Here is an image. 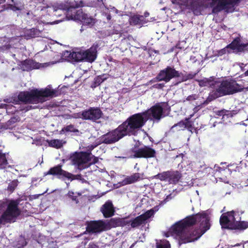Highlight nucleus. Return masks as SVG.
<instances>
[{
    "instance_id": "1",
    "label": "nucleus",
    "mask_w": 248,
    "mask_h": 248,
    "mask_svg": "<svg viewBox=\"0 0 248 248\" xmlns=\"http://www.w3.org/2000/svg\"><path fill=\"white\" fill-rule=\"evenodd\" d=\"M209 212L206 211L187 217L173 225L165 236L175 235L181 243L196 240L209 229Z\"/></svg>"
},
{
    "instance_id": "2",
    "label": "nucleus",
    "mask_w": 248,
    "mask_h": 248,
    "mask_svg": "<svg viewBox=\"0 0 248 248\" xmlns=\"http://www.w3.org/2000/svg\"><path fill=\"white\" fill-rule=\"evenodd\" d=\"M162 111L163 109L159 105H155L147 111L132 115L121 126L126 135H135L148 120H159Z\"/></svg>"
},
{
    "instance_id": "3",
    "label": "nucleus",
    "mask_w": 248,
    "mask_h": 248,
    "mask_svg": "<svg viewBox=\"0 0 248 248\" xmlns=\"http://www.w3.org/2000/svg\"><path fill=\"white\" fill-rule=\"evenodd\" d=\"M51 9L54 12L60 11L63 13H65V11H66V16L67 19L79 20L85 25L92 26L96 22L94 18L87 14L84 13L82 9H77L70 6L68 3H55L52 6Z\"/></svg>"
},
{
    "instance_id": "4",
    "label": "nucleus",
    "mask_w": 248,
    "mask_h": 248,
    "mask_svg": "<svg viewBox=\"0 0 248 248\" xmlns=\"http://www.w3.org/2000/svg\"><path fill=\"white\" fill-rule=\"evenodd\" d=\"M56 96V91L50 89L49 86L41 90H32L30 92H21L18 95V99L25 103L36 104L43 102L47 97Z\"/></svg>"
},
{
    "instance_id": "5",
    "label": "nucleus",
    "mask_w": 248,
    "mask_h": 248,
    "mask_svg": "<svg viewBox=\"0 0 248 248\" xmlns=\"http://www.w3.org/2000/svg\"><path fill=\"white\" fill-rule=\"evenodd\" d=\"M217 87L215 96L214 98H217L224 95L232 94L237 92H241L243 88L236 81L233 80H225L221 83H216Z\"/></svg>"
},
{
    "instance_id": "6",
    "label": "nucleus",
    "mask_w": 248,
    "mask_h": 248,
    "mask_svg": "<svg viewBox=\"0 0 248 248\" xmlns=\"http://www.w3.org/2000/svg\"><path fill=\"white\" fill-rule=\"evenodd\" d=\"M73 164L79 170L88 167L91 164L97 162L98 158L91 154L86 153H76L71 158Z\"/></svg>"
},
{
    "instance_id": "7",
    "label": "nucleus",
    "mask_w": 248,
    "mask_h": 248,
    "mask_svg": "<svg viewBox=\"0 0 248 248\" xmlns=\"http://www.w3.org/2000/svg\"><path fill=\"white\" fill-rule=\"evenodd\" d=\"M18 202L16 201H11L7 205L5 211L0 218V224L15 221L16 218L20 214L18 208Z\"/></svg>"
},
{
    "instance_id": "8",
    "label": "nucleus",
    "mask_w": 248,
    "mask_h": 248,
    "mask_svg": "<svg viewBox=\"0 0 248 248\" xmlns=\"http://www.w3.org/2000/svg\"><path fill=\"white\" fill-rule=\"evenodd\" d=\"M237 220H240L238 213L234 211L223 214L220 218V223L222 228L234 229L236 227Z\"/></svg>"
},
{
    "instance_id": "9",
    "label": "nucleus",
    "mask_w": 248,
    "mask_h": 248,
    "mask_svg": "<svg viewBox=\"0 0 248 248\" xmlns=\"http://www.w3.org/2000/svg\"><path fill=\"white\" fill-rule=\"evenodd\" d=\"M126 136L122 126L119 125L114 130L107 133L101 137V140L108 144L115 142Z\"/></svg>"
},
{
    "instance_id": "10",
    "label": "nucleus",
    "mask_w": 248,
    "mask_h": 248,
    "mask_svg": "<svg viewBox=\"0 0 248 248\" xmlns=\"http://www.w3.org/2000/svg\"><path fill=\"white\" fill-rule=\"evenodd\" d=\"M96 53V47L93 46L85 51H78L73 55L76 61H85L92 62L95 60Z\"/></svg>"
},
{
    "instance_id": "11",
    "label": "nucleus",
    "mask_w": 248,
    "mask_h": 248,
    "mask_svg": "<svg viewBox=\"0 0 248 248\" xmlns=\"http://www.w3.org/2000/svg\"><path fill=\"white\" fill-rule=\"evenodd\" d=\"M248 46V43L243 44L241 43L240 39L236 38L232 43L228 45L226 47L220 50L218 52L219 55H222L226 52L228 53H237L241 52L244 50V48Z\"/></svg>"
},
{
    "instance_id": "12",
    "label": "nucleus",
    "mask_w": 248,
    "mask_h": 248,
    "mask_svg": "<svg viewBox=\"0 0 248 248\" xmlns=\"http://www.w3.org/2000/svg\"><path fill=\"white\" fill-rule=\"evenodd\" d=\"M77 52H73L69 51H65L63 52L62 56H61V58L59 60H55V61H53L52 62H46L44 63H34V65L33 66V68H40L41 67H46L49 66L50 65L54 64L57 62H62L63 61H70L72 60H74L76 61V58L74 56V54L76 53Z\"/></svg>"
},
{
    "instance_id": "13",
    "label": "nucleus",
    "mask_w": 248,
    "mask_h": 248,
    "mask_svg": "<svg viewBox=\"0 0 248 248\" xmlns=\"http://www.w3.org/2000/svg\"><path fill=\"white\" fill-rule=\"evenodd\" d=\"M177 77H179L178 72L171 67H168L160 71L157 78L159 81L168 82L170 79Z\"/></svg>"
},
{
    "instance_id": "14",
    "label": "nucleus",
    "mask_w": 248,
    "mask_h": 248,
    "mask_svg": "<svg viewBox=\"0 0 248 248\" xmlns=\"http://www.w3.org/2000/svg\"><path fill=\"white\" fill-rule=\"evenodd\" d=\"M46 174L61 175L68 178L71 181L74 179H79L80 178V175H74L66 171L62 170L60 166H57L56 167L51 168L47 172Z\"/></svg>"
},
{
    "instance_id": "15",
    "label": "nucleus",
    "mask_w": 248,
    "mask_h": 248,
    "mask_svg": "<svg viewBox=\"0 0 248 248\" xmlns=\"http://www.w3.org/2000/svg\"><path fill=\"white\" fill-rule=\"evenodd\" d=\"M155 154V151L154 149L148 146H144L136 151L133 155V157L150 158L154 157Z\"/></svg>"
},
{
    "instance_id": "16",
    "label": "nucleus",
    "mask_w": 248,
    "mask_h": 248,
    "mask_svg": "<svg viewBox=\"0 0 248 248\" xmlns=\"http://www.w3.org/2000/svg\"><path fill=\"white\" fill-rule=\"evenodd\" d=\"M154 214V211L151 209L147 211L144 214L137 217L131 222V225L133 228L139 226L140 225L145 223L146 221Z\"/></svg>"
},
{
    "instance_id": "17",
    "label": "nucleus",
    "mask_w": 248,
    "mask_h": 248,
    "mask_svg": "<svg viewBox=\"0 0 248 248\" xmlns=\"http://www.w3.org/2000/svg\"><path fill=\"white\" fill-rule=\"evenodd\" d=\"M102 114V111L99 108H92L84 111V120L94 121L100 118Z\"/></svg>"
},
{
    "instance_id": "18",
    "label": "nucleus",
    "mask_w": 248,
    "mask_h": 248,
    "mask_svg": "<svg viewBox=\"0 0 248 248\" xmlns=\"http://www.w3.org/2000/svg\"><path fill=\"white\" fill-rule=\"evenodd\" d=\"M106 227L105 223L102 221H92L88 224L87 231L89 232H98L106 230Z\"/></svg>"
},
{
    "instance_id": "19",
    "label": "nucleus",
    "mask_w": 248,
    "mask_h": 248,
    "mask_svg": "<svg viewBox=\"0 0 248 248\" xmlns=\"http://www.w3.org/2000/svg\"><path fill=\"white\" fill-rule=\"evenodd\" d=\"M197 81L200 87H216V82L214 81L213 77L209 78H204L202 79H197Z\"/></svg>"
},
{
    "instance_id": "20",
    "label": "nucleus",
    "mask_w": 248,
    "mask_h": 248,
    "mask_svg": "<svg viewBox=\"0 0 248 248\" xmlns=\"http://www.w3.org/2000/svg\"><path fill=\"white\" fill-rule=\"evenodd\" d=\"M101 211L105 217H109L112 216L114 212L112 204L109 202H106L101 208Z\"/></svg>"
},
{
    "instance_id": "21",
    "label": "nucleus",
    "mask_w": 248,
    "mask_h": 248,
    "mask_svg": "<svg viewBox=\"0 0 248 248\" xmlns=\"http://www.w3.org/2000/svg\"><path fill=\"white\" fill-rule=\"evenodd\" d=\"M143 177V174L136 173L133 175L126 177L123 181V183L124 185L130 184L134 183L140 179H142Z\"/></svg>"
},
{
    "instance_id": "22",
    "label": "nucleus",
    "mask_w": 248,
    "mask_h": 248,
    "mask_svg": "<svg viewBox=\"0 0 248 248\" xmlns=\"http://www.w3.org/2000/svg\"><path fill=\"white\" fill-rule=\"evenodd\" d=\"M181 177L180 173L178 171L170 172L168 182L170 183H176Z\"/></svg>"
},
{
    "instance_id": "23",
    "label": "nucleus",
    "mask_w": 248,
    "mask_h": 248,
    "mask_svg": "<svg viewBox=\"0 0 248 248\" xmlns=\"http://www.w3.org/2000/svg\"><path fill=\"white\" fill-rule=\"evenodd\" d=\"M47 142L49 146L56 148H61L65 143V141L60 140H52Z\"/></svg>"
},
{
    "instance_id": "24",
    "label": "nucleus",
    "mask_w": 248,
    "mask_h": 248,
    "mask_svg": "<svg viewBox=\"0 0 248 248\" xmlns=\"http://www.w3.org/2000/svg\"><path fill=\"white\" fill-rule=\"evenodd\" d=\"M40 33V32L37 29H32L31 30L27 31L25 36L27 39L30 37H35L39 36Z\"/></svg>"
},
{
    "instance_id": "25",
    "label": "nucleus",
    "mask_w": 248,
    "mask_h": 248,
    "mask_svg": "<svg viewBox=\"0 0 248 248\" xmlns=\"http://www.w3.org/2000/svg\"><path fill=\"white\" fill-rule=\"evenodd\" d=\"M236 227L234 228V230L237 229L240 230H244L248 228V221H240V220H237L236 223Z\"/></svg>"
},
{
    "instance_id": "26",
    "label": "nucleus",
    "mask_w": 248,
    "mask_h": 248,
    "mask_svg": "<svg viewBox=\"0 0 248 248\" xmlns=\"http://www.w3.org/2000/svg\"><path fill=\"white\" fill-rule=\"evenodd\" d=\"M169 171L163 172L154 176L155 178H158L161 181H165L168 182L169 177Z\"/></svg>"
},
{
    "instance_id": "27",
    "label": "nucleus",
    "mask_w": 248,
    "mask_h": 248,
    "mask_svg": "<svg viewBox=\"0 0 248 248\" xmlns=\"http://www.w3.org/2000/svg\"><path fill=\"white\" fill-rule=\"evenodd\" d=\"M156 247L157 248H170V245L168 241L164 240L157 243Z\"/></svg>"
},
{
    "instance_id": "28",
    "label": "nucleus",
    "mask_w": 248,
    "mask_h": 248,
    "mask_svg": "<svg viewBox=\"0 0 248 248\" xmlns=\"http://www.w3.org/2000/svg\"><path fill=\"white\" fill-rule=\"evenodd\" d=\"M7 163L5 154H2L0 152V168L2 169L5 168V166Z\"/></svg>"
},
{
    "instance_id": "29",
    "label": "nucleus",
    "mask_w": 248,
    "mask_h": 248,
    "mask_svg": "<svg viewBox=\"0 0 248 248\" xmlns=\"http://www.w3.org/2000/svg\"><path fill=\"white\" fill-rule=\"evenodd\" d=\"M140 17H141V16H140L138 15H134L130 18L129 22L131 24H138L141 20Z\"/></svg>"
},
{
    "instance_id": "30",
    "label": "nucleus",
    "mask_w": 248,
    "mask_h": 248,
    "mask_svg": "<svg viewBox=\"0 0 248 248\" xmlns=\"http://www.w3.org/2000/svg\"><path fill=\"white\" fill-rule=\"evenodd\" d=\"M74 118H82L84 119V111L73 114L72 116Z\"/></svg>"
},
{
    "instance_id": "31",
    "label": "nucleus",
    "mask_w": 248,
    "mask_h": 248,
    "mask_svg": "<svg viewBox=\"0 0 248 248\" xmlns=\"http://www.w3.org/2000/svg\"><path fill=\"white\" fill-rule=\"evenodd\" d=\"M64 129L66 131L76 132H78V130L76 129L73 125H70L64 128Z\"/></svg>"
},
{
    "instance_id": "32",
    "label": "nucleus",
    "mask_w": 248,
    "mask_h": 248,
    "mask_svg": "<svg viewBox=\"0 0 248 248\" xmlns=\"http://www.w3.org/2000/svg\"><path fill=\"white\" fill-rule=\"evenodd\" d=\"M31 63H32V62L30 60L25 61L24 62V63H23V67H22L23 70H28L31 69V66H27V67L26 66L25 67H24V65L25 66L26 64H27V65L31 64Z\"/></svg>"
},
{
    "instance_id": "33",
    "label": "nucleus",
    "mask_w": 248,
    "mask_h": 248,
    "mask_svg": "<svg viewBox=\"0 0 248 248\" xmlns=\"http://www.w3.org/2000/svg\"><path fill=\"white\" fill-rule=\"evenodd\" d=\"M103 77H98L96 78H95V83L99 85L101 83H102L105 79H106V78H103Z\"/></svg>"
},
{
    "instance_id": "34",
    "label": "nucleus",
    "mask_w": 248,
    "mask_h": 248,
    "mask_svg": "<svg viewBox=\"0 0 248 248\" xmlns=\"http://www.w3.org/2000/svg\"><path fill=\"white\" fill-rule=\"evenodd\" d=\"M17 185V182L16 181H13L9 186V188L10 190H13Z\"/></svg>"
},
{
    "instance_id": "35",
    "label": "nucleus",
    "mask_w": 248,
    "mask_h": 248,
    "mask_svg": "<svg viewBox=\"0 0 248 248\" xmlns=\"http://www.w3.org/2000/svg\"><path fill=\"white\" fill-rule=\"evenodd\" d=\"M20 242L21 243V246H18L17 248H20L22 247L25 246L26 245V242H25V240L24 238H21L20 240Z\"/></svg>"
},
{
    "instance_id": "36",
    "label": "nucleus",
    "mask_w": 248,
    "mask_h": 248,
    "mask_svg": "<svg viewBox=\"0 0 248 248\" xmlns=\"http://www.w3.org/2000/svg\"><path fill=\"white\" fill-rule=\"evenodd\" d=\"M68 195L69 197H71L72 200L73 201H76V198L73 196L74 195V192H72V191H69L68 193Z\"/></svg>"
},
{
    "instance_id": "37",
    "label": "nucleus",
    "mask_w": 248,
    "mask_h": 248,
    "mask_svg": "<svg viewBox=\"0 0 248 248\" xmlns=\"http://www.w3.org/2000/svg\"><path fill=\"white\" fill-rule=\"evenodd\" d=\"M174 196H172V194H170L167 196L165 199L166 202L169 201Z\"/></svg>"
},
{
    "instance_id": "38",
    "label": "nucleus",
    "mask_w": 248,
    "mask_h": 248,
    "mask_svg": "<svg viewBox=\"0 0 248 248\" xmlns=\"http://www.w3.org/2000/svg\"><path fill=\"white\" fill-rule=\"evenodd\" d=\"M88 248H98V247L95 244L90 245Z\"/></svg>"
},
{
    "instance_id": "39",
    "label": "nucleus",
    "mask_w": 248,
    "mask_h": 248,
    "mask_svg": "<svg viewBox=\"0 0 248 248\" xmlns=\"http://www.w3.org/2000/svg\"><path fill=\"white\" fill-rule=\"evenodd\" d=\"M184 125V124L183 123H180L179 124H176V125H175L173 126V127L174 126H177V125Z\"/></svg>"
},
{
    "instance_id": "40",
    "label": "nucleus",
    "mask_w": 248,
    "mask_h": 248,
    "mask_svg": "<svg viewBox=\"0 0 248 248\" xmlns=\"http://www.w3.org/2000/svg\"><path fill=\"white\" fill-rule=\"evenodd\" d=\"M241 88H243V90H242L241 91H243V90H244V89H245L246 91H248V87H245V88L242 87L241 86Z\"/></svg>"
},
{
    "instance_id": "41",
    "label": "nucleus",
    "mask_w": 248,
    "mask_h": 248,
    "mask_svg": "<svg viewBox=\"0 0 248 248\" xmlns=\"http://www.w3.org/2000/svg\"><path fill=\"white\" fill-rule=\"evenodd\" d=\"M245 76H248V70L244 73Z\"/></svg>"
},
{
    "instance_id": "42",
    "label": "nucleus",
    "mask_w": 248,
    "mask_h": 248,
    "mask_svg": "<svg viewBox=\"0 0 248 248\" xmlns=\"http://www.w3.org/2000/svg\"><path fill=\"white\" fill-rule=\"evenodd\" d=\"M149 13H145V17H147V16H149Z\"/></svg>"
},
{
    "instance_id": "43",
    "label": "nucleus",
    "mask_w": 248,
    "mask_h": 248,
    "mask_svg": "<svg viewBox=\"0 0 248 248\" xmlns=\"http://www.w3.org/2000/svg\"><path fill=\"white\" fill-rule=\"evenodd\" d=\"M5 0H0V4L3 3Z\"/></svg>"
},
{
    "instance_id": "44",
    "label": "nucleus",
    "mask_w": 248,
    "mask_h": 248,
    "mask_svg": "<svg viewBox=\"0 0 248 248\" xmlns=\"http://www.w3.org/2000/svg\"><path fill=\"white\" fill-rule=\"evenodd\" d=\"M107 18H108V20H109V19H110V16H107Z\"/></svg>"
},
{
    "instance_id": "45",
    "label": "nucleus",
    "mask_w": 248,
    "mask_h": 248,
    "mask_svg": "<svg viewBox=\"0 0 248 248\" xmlns=\"http://www.w3.org/2000/svg\"><path fill=\"white\" fill-rule=\"evenodd\" d=\"M98 1H103V0H97Z\"/></svg>"
},
{
    "instance_id": "46",
    "label": "nucleus",
    "mask_w": 248,
    "mask_h": 248,
    "mask_svg": "<svg viewBox=\"0 0 248 248\" xmlns=\"http://www.w3.org/2000/svg\"><path fill=\"white\" fill-rule=\"evenodd\" d=\"M60 21H57V22H56V23H59Z\"/></svg>"
}]
</instances>
